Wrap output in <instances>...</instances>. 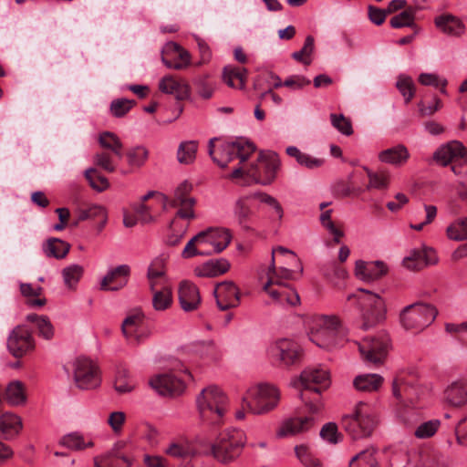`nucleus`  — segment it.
<instances>
[{"label": "nucleus", "instance_id": "nucleus-54", "mask_svg": "<svg viewBox=\"0 0 467 467\" xmlns=\"http://www.w3.org/2000/svg\"><path fill=\"white\" fill-rule=\"evenodd\" d=\"M114 386L119 393L130 392L133 389V383L130 379L129 371L126 368L118 369Z\"/></svg>", "mask_w": 467, "mask_h": 467}, {"label": "nucleus", "instance_id": "nucleus-58", "mask_svg": "<svg viewBox=\"0 0 467 467\" xmlns=\"http://www.w3.org/2000/svg\"><path fill=\"white\" fill-rule=\"evenodd\" d=\"M200 238L201 236H198L197 234L186 244L182 252L183 258H192L195 255H207L209 254V252L202 251V248L200 247Z\"/></svg>", "mask_w": 467, "mask_h": 467}, {"label": "nucleus", "instance_id": "nucleus-45", "mask_svg": "<svg viewBox=\"0 0 467 467\" xmlns=\"http://www.w3.org/2000/svg\"><path fill=\"white\" fill-rule=\"evenodd\" d=\"M193 83L201 98L209 99L213 97L216 84L214 81L211 80L208 76L199 77L194 79Z\"/></svg>", "mask_w": 467, "mask_h": 467}, {"label": "nucleus", "instance_id": "nucleus-52", "mask_svg": "<svg viewBox=\"0 0 467 467\" xmlns=\"http://www.w3.org/2000/svg\"><path fill=\"white\" fill-rule=\"evenodd\" d=\"M217 306L223 310L236 307L241 301L242 294H213Z\"/></svg>", "mask_w": 467, "mask_h": 467}, {"label": "nucleus", "instance_id": "nucleus-48", "mask_svg": "<svg viewBox=\"0 0 467 467\" xmlns=\"http://www.w3.org/2000/svg\"><path fill=\"white\" fill-rule=\"evenodd\" d=\"M447 235L454 241L467 239V218L458 219L447 228Z\"/></svg>", "mask_w": 467, "mask_h": 467}, {"label": "nucleus", "instance_id": "nucleus-30", "mask_svg": "<svg viewBox=\"0 0 467 467\" xmlns=\"http://www.w3.org/2000/svg\"><path fill=\"white\" fill-rule=\"evenodd\" d=\"M444 400L454 407H461L467 402V383L463 380L453 381L444 390Z\"/></svg>", "mask_w": 467, "mask_h": 467}, {"label": "nucleus", "instance_id": "nucleus-46", "mask_svg": "<svg viewBox=\"0 0 467 467\" xmlns=\"http://www.w3.org/2000/svg\"><path fill=\"white\" fill-rule=\"evenodd\" d=\"M5 398L12 405H20L24 403L26 396L24 393L23 384L20 381L11 382L6 388Z\"/></svg>", "mask_w": 467, "mask_h": 467}, {"label": "nucleus", "instance_id": "nucleus-4", "mask_svg": "<svg viewBox=\"0 0 467 467\" xmlns=\"http://www.w3.org/2000/svg\"><path fill=\"white\" fill-rule=\"evenodd\" d=\"M216 138L211 139L208 145V152L213 161L221 168H225L235 158L243 163L255 151V145L245 138H237L232 141L222 143L215 149Z\"/></svg>", "mask_w": 467, "mask_h": 467}, {"label": "nucleus", "instance_id": "nucleus-47", "mask_svg": "<svg viewBox=\"0 0 467 467\" xmlns=\"http://www.w3.org/2000/svg\"><path fill=\"white\" fill-rule=\"evenodd\" d=\"M415 20V8L408 7L397 16H394L389 24L393 28H401L405 26H412Z\"/></svg>", "mask_w": 467, "mask_h": 467}, {"label": "nucleus", "instance_id": "nucleus-61", "mask_svg": "<svg viewBox=\"0 0 467 467\" xmlns=\"http://www.w3.org/2000/svg\"><path fill=\"white\" fill-rule=\"evenodd\" d=\"M418 81L423 86L439 88V86H447L448 80L435 73H421L419 75Z\"/></svg>", "mask_w": 467, "mask_h": 467}, {"label": "nucleus", "instance_id": "nucleus-6", "mask_svg": "<svg viewBox=\"0 0 467 467\" xmlns=\"http://www.w3.org/2000/svg\"><path fill=\"white\" fill-rule=\"evenodd\" d=\"M227 398L216 386L203 389L196 397V405L201 419L210 424L219 423L226 410Z\"/></svg>", "mask_w": 467, "mask_h": 467}, {"label": "nucleus", "instance_id": "nucleus-10", "mask_svg": "<svg viewBox=\"0 0 467 467\" xmlns=\"http://www.w3.org/2000/svg\"><path fill=\"white\" fill-rule=\"evenodd\" d=\"M67 375H72L76 386L80 389H93L100 385L99 367L91 359L78 357L64 366Z\"/></svg>", "mask_w": 467, "mask_h": 467}, {"label": "nucleus", "instance_id": "nucleus-14", "mask_svg": "<svg viewBox=\"0 0 467 467\" xmlns=\"http://www.w3.org/2000/svg\"><path fill=\"white\" fill-rule=\"evenodd\" d=\"M267 354L270 358L289 366L296 364L300 359L302 348L296 341L282 337L273 341L268 346Z\"/></svg>", "mask_w": 467, "mask_h": 467}, {"label": "nucleus", "instance_id": "nucleus-3", "mask_svg": "<svg viewBox=\"0 0 467 467\" xmlns=\"http://www.w3.org/2000/svg\"><path fill=\"white\" fill-rule=\"evenodd\" d=\"M309 339L320 348L330 350L342 344L344 329L335 316H316L308 322Z\"/></svg>", "mask_w": 467, "mask_h": 467}, {"label": "nucleus", "instance_id": "nucleus-36", "mask_svg": "<svg viewBox=\"0 0 467 467\" xmlns=\"http://www.w3.org/2000/svg\"><path fill=\"white\" fill-rule=\"evenodd\" d=\"M95 467H130L131 460L114 448L110 453L94 459Z\"/></svg>", "mask_w": 467, "mask_h": 467}, {"label": "nucleus", "instance_id": "nucleus-40", "mask_svg": "<svg viewBox=\"0 0 467 467\" xmlns=\"http://www.w3.org/2000/svg\"><path fill=\"white\" fill-rule=\"evenodd\" d=\"M26 320L35 324L38 335L43 338L49 340L53 337L54 327L48 317L36 314H29L26 316Z\"/></svg>", "mask_w": 467, "mask_h": 467}, {"label": "nucleus", "instance_id": "nucleus-38", "mask_svg": "<svg viewBox=\"0 0 467 467\" xmlns=\"http://www.w3.org/2000/svg\"><path fill=\"white\" fill-rule=\"evenodd\" d=\"M99 143L103 149L110 150L117 158L121 159L123 157V144L115 133L110 131L100 133L99 136Z\"/></svg>", "mask_w": 467, "mask_h": 467}, {"label": "nucleus", "instance_id": "nucleus-63", "mask_svg": "<svg viewBox=\"0 0 467 467\" xmlns=\"http://www.w3.org/2000/svg\"><path fill=\"white\" fill-rule=\"evenodd\" d=\"M179 301L184 311H192L201 303L200 294H179Z\"/></svg>", "mask_w": 467, "mask_h": 467}, {"label": "nucleus", "instance_id": "nucleus-32", "mask_svg": "<svg viewBox=\"0 0 467 467\" xmlns=\"http://www.w3.org/2000/svg\"><path fill=\"white\" fill-rule=\"evenodd\" d=\"M223 79L230 88L244 89L247 79V70L244 67L225 66L223 70Z\"/></svg>", "mask_w": 467, "mask_h": 467}, {"label": "nucleus", "instance_id": "nucleus-39", "mask_svg": "<svg viewBox=\"0 0 467 467\" xmlns=\"http://www.w3.org/2000/svg\"><path fill=\"white\" fill-rule=\"evenodd\" d=\"M376 451L374 447L361 451L350 460L348 467H379L375 457Z\"/></svg>", "mask_w": 467, "mask_h": 467}, {"label": "nucleus", "instance_id": "nucleus-7", "mask_svg": "<svg viewBox=\"0 0 467 467\" xmlns=\"http://www.w3.org/2000/svg\"><path fill=\"white\" fill-rule=\"evenodd\" d=\"M279 389L271 384L262 383L251 387L243 398V404L254 414H265L277 407Z\"/></svg>", "mask_w": 467, "mask_h": 467}, {"label": "nucleus", "instance_id": "nucleus-21", "mask_svg": "<svg viewBox=\"0 0 467 467\" xmlns=\"http://www.w3.org/2000/svg\"><path fill=\"white\" fill-rule=\"evenodd\" d=\"M437 263L438 256L436 252L430 247L411 250L402 261L404 267L412 271H418Z\"/></svg>", "mask_w": 467, "mask_h": 467}, {"label": "nucleus", "instance_id": "nucleus-17", "mask_svg": "<svg viewBox=\"0 0 467 467\" xmlns=\"http://www.w3.org/2000/svg\"><path fill=\"white\" fill-rule=\"evenodd\" d=\"M7 348L16 358H21L35 348L31 331L26 326L15 327L7 339Z\"/></svg>", "mask_w": 467, "mask_h": 467}, {"label": "nucleus", "instance_id": "nucleus-8", "mask_svg": "<svg viewBox=\"0 0 467 467\" xmlns=\"http://www.w3.org/2000/svg\"><path fill=\"white\" fill-rule=\"evenodd\" d=\"M244 433L236 429L221 432L212 446L213 457L222 463H229L240 456L245 444Z\"/></svg>", "mask_w": 467, "mask_h": 467}, {"label": "nucleus", "instance_id": "nucleus-35", "mask_svg": "<svg viewBox=\"0 0 467 467\" xmlns=\"http://www.w3.org/2000/svg\"><path fill=\"white\" fill-rule=\"evenodd\" d=\"M285 152L288 156L294 158L299 165L309 170L319 168L325 162L324 159L316 158L308 153L303 152L296 146L287 147Z\"/></svg>", "mask_w": 467, "mask_h": 467}, {"label": "nucleus", "instance_id": "nucleus-62", "mask_svg": "<svg viewBox=\"0 0 467 467\" xmlns=\"http://www.w3.org/2000/svg\"><path fill=\"white\" fill-rule=\"evenodd\" d=\"M320 436L323 440L332 444H337L341 441V435L337 431V427L333 422H328L322 427Z\"/></svg>", "mask_w": 467, "mask_h": 467}, {"label": "nucleus", "instance_id": "nucleus-29", "mask_svg": "<svg viewBox=\"0 0 467 467\" xmlns=\"http://www.w3.org/2000/svg\"><path fill=\"white\" fill-rule=\"evenodd\" d=\"M23 428L22 420L14 413H4L0 416V438L5 441L14 440Z\"/></svg>", "mask_w": 467, "mask_h": 467}, {"label": "nucleus", "instance_id": "nucleus-15", "mask_svg": "<svg viewBox=\"0 0 467 467\" xmlns=\"http://www.w3.org/2000/svg\"><path fill=\"white\" fill-rule=\"evenodd\" d=\"M121 331L129 341L140 343L147 338L150 330L145 323V317L140 308L130 310L122 322Z\"/></svg>", "mask_w": 467, "mask_h": 467}, {"label": "nucleus", "instance_id": "nucleus-49", "mask_svg": "<svg viewBox=\"0 0 467 467\" xmlns=\"http://www.w3.org/2000/svg\"><path fill=\"white\" fill-rule=\"evenodd\" d=\"M296 455L306 467H320V461L315 457L310 449L306 445H297L295 448Z\"/></svg>", "mask_w": 467, "mask_h": 467}, {"label": "nucleus", "instance_id": "nucleus-28", "mask_svg": "<svg viewBox=\"0 0 467 467\" xmlns=\"http://www.w3.org/2000/svg\"><path fill=\"white\" fill-rule=\"evenodd\" d=\"M384 383V378L376 373H363L353 379V387L357 391L373 393L379 391Z\"/></svg>", "mask_w": 467, "mask_h": 467}, {"label": "nucleus", "instance_id": "nucleus-57", "mask_svg": "<svg viewBox=\"0 0 467 467\" xmlns=\"http://www.w3.org/2000/svg\"><path fill=\"white\" fill-rule=\"evenodd\" d=\"M314 51V37L307 36L305 40V44L301 50L294 52L292 57L296 61L302 62L305 65H309L311 60L306 58L311 56Z\"/></svg>", "mask_w": 467, "mask_h": 467}, {"label": "nucleus", "instance_id": "nucleus-19", "mask_svg": "<svg viewBox=\"0 0 467 467\" xmlns=\"http://www.w3.org/2000/svg\"><path fill=\"white\" fill-rule=\"evenodd\" d=\"M150 385L160 395L172 397L181 395L186 388L184 381L173 374L156 375L150 380Z\"/></svg>", "mask_w": 467, "mask_h": 467}, {"label": "nucleus", "instance_id": "nucleus-55", "mask_svg": "<svg viewBox=\"0 0 467 467\" xmlns=\"http://www.w3.org/2000/svg\"><path fill=\"white\" fill-rule=\"evenodd\" d=\"M135 105L133 100L127 99H114L110 103V113L116 118H121L125 116Z\"/></svg>", "mask_w": 467, "mask_h": 467}, {"label": "nucleus", "instance_id": "nucleus-16", "mask_svg": "<svg viewBox=\"0 0 467 467\" xmlns=\"http://www.w3.org/2000/svg\"><path fill=\"white\" fill-rule=\"evenodd\" d=\"M200 247L209 252L207 255L223 252L231 243L232 234L226 228H209L198 234Z\"/></svg>", "mask_w": 467, "mask_h": 467}, {"label": "nucleus", "instance_id": "nucleus-23", "mask_svg": "<svg viewBox=\"0 0 467 467\" xmlns=\"http://www.w3.org/2000/svg\"><path fill=\"white\" fill-rule=\"evenodd\" d=\"M315 423L313 416L291 418L282 424L276 435L279 438L288 435H296L310 430Z\"/></svg>", "mask_w": 467, "mask_h": 467}, {"label": "nucleus", "instance_id": "nucleus-33", "mask_svg": "<svg viewBox=\"0 0 467 467\" xmlns=\"http://www.w3.org/2000/svg\"><path fill=\"white\" fill-rule=\"evenodd\" d=\"M393 396L400 402L412 403L417 397L414 386L402 378H397L392 384Z\"/></svg>", "mask_w": 467, "mask_h": 467}, {"label": "nucleus", "instance_id": "nucleus-50", "mask_svg": "<svg viewBox=\"0 0 467 467\" xmlns=\"http://www.w3.org/2000/svg\"><path fill=\"white\" fill-rule=\"evenodd\" d=\"M149 157V150L143 146H137L127 152L128 162L132 167H141Z\"/></svg>", "mask_w": 467, "mask_h": 467}, {"label": "nucleus", "instance_id": "nucleus-53", "mask_svg": "<svg viewBox=\"0 0 467 467\" xmlns=\"http://www.w3.org/2000/svg\"><path fill=\"white\" fill-rule=\"evenodd\" d=\"M441 421L439 420H431L420 424L414 431L418 439H428L432 437L439 430Z\"/></svg>", "mask_w": 467, "mask_h": 467}, {"label": "nucleus", "instance_id": "nucleus-56", "mask_svg": "<svg viewBox=\"0 0 467 467\" xmlns=\"http://www.w3.org/2000/svg\"><path fill=\"white\" fill-rule=\"evenodd\" d=\"M330 120L332 126L343 135L350 136L353 133L351 121L343 114L332 113L330 114Z\"/></svg>", "mask_w": 467, "mask_h": 467}, {"label": "nucleus", "instance_id": "nucleus-1", "mask_svg": "<svg viewBox=\"0 0 467 467\" xmlns=\"http://www.w3.org/2000/svg\"><path fill=\"white\" fill-rule=\"evenodd\" d=\"M303 274V265L296 253L284 246H276L272 249L271 262L265 276H260L262 288L268 292H277L279 288L291 287L288 281L297 278Z\"/></svg>", "mask_w": 467, "mask_h": 467}, {"label": "nucleus", "instance_id": "nucleus-51", "mask_svg": "<svg viewBox=\"0 0 467 467\" xmlns=\"http://www.w3.org/2000/svg\"><path fill=\"white\" fill-rule=\"evenodd\" d=\"M85 177L88 181L90 186L98 192H103L109 186L107 178L99 174L94 168L86 170Z\"/></svg>", "mask_w": 467, "mask_h": 467}, {"label": "nucleus", "instance_id": "nucleus-2", "mask_svg": "<svg viewBox=\"0 0 467 467\" xmlns=\"http://www.w3.org/2000/svg\"><path fill=\"white\" fill-rule=\"evenodd\" d=\"M329 384V372L323 367L306 368L298 379L294 381V386L300 389V400L311 414H317L322 410V392Z\"/></svg>", "mask_w": 467, "mask_h": 467}, {"label": "nucleus", "instance_id": "nucleus-25", "mask_svg": "<svg viewBox=\"0 0 467 467\" xmlns=\"http://www.w3.org/2000/svg\"><path fill=\"white\" fill-rule=\"evenodd\" d=\"M252 193L239 196L233 204V215L237 223L244 229H248V222L253 215L251 201Z\"/></svg>", "mask_w": 467, "mask_h": 467}, {"label": "nucleus", "instance_id": "nucleus-11", "mask_svg": "<svg viewBox=\"0 0 467 467\" xmlns=\"http://www.w3.org/2000/svg\"><path fill=\"white\" fill-rule=\"evenodd\" d=\"M438 311L433 306L415 303L403 308L400 313V323L407 330H422L435 320Z\"/></svg>", "mask_w": 467, "mask_h": 467}, {"label": "nucleus", "instance_id": "nucleus-42", "mask_svg": "<svg viewBox=\"0 0 467 467\" xmlns=\"http://www.w3.org/2000/svg\"><path fill=\"white\" fill-rule=\"evenodd\" d=\"M396 88L404 99L405 103H410L415 96L416 88L411 77L400 74L397 78Z\"/></svg>", "mask_w": 467, "mask_h": 467}, {"label": "nucleus", "instance_id": "nucleus-26", "mask_svg": "<svg viewBox=\"0 0 467 467\" xmlns=\"http://www.w3.org/2000/svg\"><path fill=\"white\" fill-rule=\"evenodd\" d=\"M257 161L264 165V172L262 174L259 171L260 176L256 178H258L259 182L263 185L270 184L275 180L276 172L280 168V160L275 153H260Z\"/></svg>", "mask_w": 467, "mask_h": 467}, {"label": "nucleus", "instance_id": "nucleus-9", "mask_svg": "<svg viewBox=\"0 0 467 467\" xmlns=\"http://www.w3.org/2000/svg\"><path fill=\"white\" fill-rule=\"evenodd\" d=\"M362 360L368 366L378 367L384 363L390 348L389 335L380 331L376 335H368L358 343Z\"/></svg>", "mask_w": 467, "mask_h": 467}, {"label": "nucleus", "instance_id": "nucleus-13", "mask_svg": "<svg viewBox=\"0 0 467 467\" xmlns=\"http://www.w3.org/2000/svg\"><path fill=\"white\" fill-rule=\"evenodd\" d=\"M192 185L188 181L181 182L174 190L173 198L171 201L172 207H178L175 217L172 220V227H175L179 219L192 220L195 218V199L190 195Z\"/></svg>", "mask_w": 467, "mask_h": 467}, {"label": "nucleus", "instance_id": "nucleus-43", "mask_svg": "<svg viewBox=\"0 0 467 467\" xmlns=\"http://www.w3.org/2000/svg\"><path fill=\"white\" fill-rule=\"evenodd\" d=\"M230 267L227 261L214 263H206L202 266L196 267L194 273L197 276H214L218 274L226 272Z\"/></svg>", "mask_w": 467, "mask_h": 467}, {"label": "nucleus", "instance_id": "nucleus-59", "mask_svg": "<svg viewBox=\"0 0 467 467\" xmlns=\"http://www.w3.org/2000/svg\"><path fill=\"white\" fill-rule=\"evenodd\" d=\"M112 152H98L94 156V163L108 172H113L117 167Z\"/></svg>", "mask_w": 467, "mask_h": 467}, {"label": "nucleus", "instance_id": "nucleus-12", "mask_svg": "<svg viewBox=\"0 0 467 467\" xmlns=\"http://www.w3.org/2000/svg\"><path fill=\"white\" fill-rule=\"evenodd\" d=\"M358 304L362 317L361 327L368 330L383 322L387 307L384 299L379 294H361Z\"/></svg>", "mask_w": 467, "mask_h": 467}, {"label": "nucleus", "instance_id": "nucleus-5", "mask_svg": "<svg viewBox=\"0 0 467 467\" xmlns=\"http://www.w3.org/2000/svg\"><path fill=\"white\" fill-rule=\"evenodd\" d=\"M378 424V420L371 407L365 402H358L351 414L342 418L341 425L353 439L369 437Z\"/></svg>", "mask_w": 467, "mask_h": 467}, {"label": "nucleus", "instance_id": "nucleus-44", "mask_svg": "<svg viewBox=\"0 0 467 467\" xmlns=\"http://www.w3.org/2000/svg\"><path fill=\"white\" fill-rule=\"evenodd\" d=\"M197 144L195 141H184L179 145L177 159L180 163L190 164L196 157Z\"/></svg>", "mask_w": 467, "mask_h": 467}, {"label": "nucleus", "instance_id": "nucleus-37", "mask_svg": "<svg viewBox=\"0 0 467 467\" xmlns=\"http://www.w3.org/2000/svg\"><path fill=\"white\" fill-rule=\"evenodd\" d=\"M70 250V244L58 238H49L43 244V251L47 257L63 259Z\"/></svg>", "mask_w": 467, "mask_h": 467}, {"label": "nucleus", "instance_id": "nucleus-64", "mask_svg": "<svg viewBox=\"0 0 467 467\" xmlns=\"http://www.w3.org/2000/svg\"><path fill=\"white\" fill-rule=\"evenodd\" d=\"M456 442L462 447H467V415L459 420L454 428Z\"/></svg>", "mask_w": 467, "mask_h": 467}, {"label": "nucleus", "instance_id": "nucleus-41", "mask_svg": "<svg viewBox=\"0 0 467 467\" xmlns=\"http://www.w3.org/2000/svg\"><path fill=\"white\" fill-rule=\"evenodd\" d=\"M83 274L84 267L80 265L72 264L65 267L62 270V277L67 288L70 290L76 289Z\"/></svg>", "mask_w": 467, "mask_h": 467}, {"label": "nucleus", "instance_id": "nucleus-27", "mask_svg": "<svg viewBox=\"0 0 467 467\" xmlns=\"http://www.w3.org/2000/svg\"><path fill=\"white\" fill-rule=\"evenodd\" d=\"M159 89L162 93L174 96L178 100L186 99L190 94L189 86L171 76H165L160 80Z\"/></svg>", "mask_w": 467, "mask_h": 467}, {"label": "nucleus", "instance_id": "nucleus-60", "mask_svg": "<svg viewBox=\"0 0 467 467\" xmlns=\"http://www.w3.org/2000/svg\"><path fill=\"white\" fill-rule=\"evenodd\" d=\"M390 467H405L409 462L407 451L402 449H389L387 451Z\"/></svg>", "mask_w": 467, "mask_h": 467}, {"label": "nucleus", "instance_id": "nucleus-34", "mask_svg": "<svg viewBox=\"0 0 467 467\" xmlns=\"http://www.w3.org/2000/svg\"><path fill=\"white\" fill-rule=\"evenodd\" d=\"M59 444L73 451H83L94 446V442L90 437L85 436L78 431L64 435L60 439Z\"/></svg>", "mask_w": 467, "mask_h": 467}, {"label": "nucleus", "instance_id": "nucleus-24", "mask_svg": "<svg viewBox=\"0 0 467 467\" xmlns=\"http://www.w3.org/2000/svg\"><path fill=\"white\" fill-rule=\"evenodd\" d=\"M436 27L443 34L450 36H461L465 32L463 22L451 14H442L434 20Z\"/></svg>", "mask_w": 467, "mask_h": 467}, {"label": "nucleus", "instance_id": "nucleus-18", "mask_svg": "<svg viewBox=\"0 0 467 467\" xmlns=\"http://www.w3.org/2000/svg\"><path fill=\"white\" fill-rule=\"evenodd\" d=\"M389 273V266L380 260L364 261L357 260L355 262L354 275L364 283H373L381 279Z\"/></svg>", "mask_w": 467, "mask_h": 467}, {"label": "nucleus", "instance_id": "nucleus-22", "mask_svg": "<svg viewBox=\"0 0 467 467\" xmlns=\"http://www.w3.org/2000/svg\"><path fill=\"white\" fill-rule=\"evenodd\" d=\"M167 260V255L161 254L155 257L148 267L147 278L153 292H162L161 290L167 289L165 286Z\"/></svg>", "mask_w": 467, "mask_h": 467}, {"label": "nucleus", "instance_id": "nucleus-20", "mask_svg": "<svg viewBox=\"0 0 467 467\" xmlns=\"http://www.w3.org/2000/svg\"><path fill=\"white\" fill-rule=\"evenodd\" d=\"M130 267L128 265H120L111 268L100 279L99 289L104 291H118L123 289L129 281Z\"/></svg>", "mask_w": 467, "mask_h": 467}, {"label": "nucleus", "instance_id": "nucleus-31", "mask_svg": "<svg viewBox=\"0 0 467 467\" xmlns=\"http://www.w3.org/2000/svg\"><path fill=\"white\" fill-rule=\"evenodd\" d=\"M410 158V152L408 149L399 144L392 148L384 150L379 153V160L381 162L388 163L393 166H401L407 162Z\"/></svg>", "mask_w": 467, "mask_h": 467}]
</instances>
